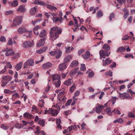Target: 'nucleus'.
<instances>
[{
    "mask_svg": "<svg viewBox=\"0 0 135 135\" xmlns=\"http://www.w3.org/2000/svg\"><path fill=\"white\" fill-rule=\"evenodd\" d=\"M6 65L9 69H11L12 68V66L9 62H7L6 63Z\"/></svg>",
    "mask_w": 135,
    "mask_h": 135,
    "instance_id": "61",
    "label": "nucleus"
},
{
    "mask_svg": "<svg viewBox=\"0 0 135 135\" xmlns=\"http://www.w3.org/2000/svg\"><path fill=\"white\" fill-rule=\"evenodd\" d=\"M78 64L79 63L78 61L76 60H74L70 64V66L71 68L77 66Z\"/></svg>",
    "mask_w": 135,
    "mask_h": 135,
    "instance_id": "18",
    "label": "nucleus"
},
{
    "mask_svg": "<svg viewBox=\"0 0 135 135\" xmlns=\"http://www.w3.org/2000/svg\"><path fill=\"white\" fill-rule=\"evenodd\" d=\"M103 47L104 49L107 51H109L110 50V47L107 44H105L103 46Z\"/></svg>",
    "mask_w": 135,
    "mask_h": 135,
    "instance_id": "38",
    "label": "nucleus"
},
{
    "mask_svg": "<svg viewBox=\"0 0 135 135\" xmlns=\"http://www.w3.org/2000/svg\"><path fill=\"white\" fill-rule=\"evenodd\" d=\"M52 79L56 87H59V76L57 75H54L52 76Z\"/></svg>",
    "mask_w": 135,
    "mask_h": 135,
    "instance_id": "4",
    "label": "nucleus"
},
{
    "mask_svg": "<svg viewBox=\"0 0 135 135\" xmlns=\"http://www.w3.org/2000/svg\"><path fill=\"white\" fill-rule=\"evenodd\" d=\"M47 3L42 1H40L39 0L38 4L40 5L46 6L47 5Z\"/></svg>",
    "mask_w": 135,
    "mask_h": 135,
    "instance_id": "49",
    "label": "nucleus"
},
{
    "mask_svg": "<svg viewBox=\"0 0 135 135\" xmlns=\"http://www.w3.org/2000/svg\"><path fill=\"white\" fill-rule=\"evenodd\" d=\"M47 49V47H44L40 49L36 50V52L37 53L40 54L45 51Z\"/></svg>",
    "mask_w": 135,
    "mask_h": 135,
    "instance_id": "19",
    "label": "nucleus"
},
{
    "mask_svg": "<svg viewBox=\"0 0 135 135\" xmlns=\"http://www.w3.org/2000/svg\"><path fill=\"white\" fill-rule=\"evenodd\" d=\"M8 83V82L6 81H2L1 85L3 87L6 86V85Z\"/></svg>",
    "mask_w": 135,
    "mask_h": 135,
    "instance_id": "57",
    "label": "nucleus"
},
{
    "mask_svg": "<svg viewBox=\"0 0 135 135\" xmlns=\"http://www.w3.org/2000/svg\"><path fill=\"white\" fill-rule=\"evenodd\" d=\"M13 51L12 49H10L7 51L5 53V55L7 56L11 55L13 54Z\"/></svg>",
    "mask_w": 135,
    "mask_h": 135,
    "instance_id": "28",
    "label": "nucleus"
},
{
    "mask_svg": "<svg viewBox=\"0 0 135 135\" xmlns=\"http://www.w3.org/2000/svg\"><path fill=\"white\" fill-rule=\"evenodd\" d=\"M66 67V65L64 62L60 65V70L61 71L65 69Z\"/></svg>",
    "mask_w": 135,
    "mask_h": 135,
    "instance_id": "25",
    "label": "nucleus"
},
{
    "mask_svg": "<svg viewBox=\"0 0 135 135\" xmlns=\"http://www.w3.org/2000/svg\"><path fill=\"white\" fill-rule=\"evenodd\" d=\"M115 16V15L114 13H112L110 15V16L109 17V20L110 21L112 20V18H114V17Z\"/></svg>",
    "mask_w": 135,
    "mask_h": 135,
    "instance_id": "51",
    "label": "nucleus"
},
{
    "mask_svg": "<svg viewBox=\"0 0 135 135\" xmlns=\"http://www.w3.org/2000/svg\"><path fill=\"white\" fill-rule=\"evenodd\" d=\"M50 54L52 56H55L56 59L59 58V50L57 49L54 51H51L49 52Z\"/></svg>",
    "mask_w": 135,
    "mask_h": 135,
    "instance_id": "7",
    "label": "nucleus"
},
{
    "mask_svg": "<svg viewBox=\"0 0 135 135\" xmlns=\"http://www.w3.org/2000/svg\"><path fill=\"white\" fill-rule=\"evenodd\" d=\"M58 114V112L56 110L53 109L52 112L51 113L52 115V116H54L55 115H56Z\"/></svg>",
    "mask_w": 135,
    "mask_h": 135,
    "instance_id": "48",
    "label": "nucleus"
},
{
    "mask_svg": "<svg viewBox=\"0 0 135 135\" xmlns=\"http://www.w3.org/2000/svg\"><path fill=\"white\" fill-rule=\"evenodd\" d=\"M22 17L21 16L15 17L13 21L12 26L15 27L21 24L22 23Z\"/></svg>",
    "mask_w": 135,
    "mask_h": 135,
    "instance_id": "3",
    "label": "nucleus"
},
{
    "mask_svg": "<svg viewBox=\"0 0 135 135\" xmlns=\"http://www.w3.org/2000/svg\"><path fill=\"white\" fill-rule=\"evenodd\" d=\"M90 54L89 52L87 51L84 55L83 58L85 59H88L90 56Z\"/></svg>",
    "mask_w": 135,
    "mask_h": 135,
    "instance_id": "35",
    "label": "nucleus"
},
{
    "mask_svg": "<svg viewBox=\"0 0 135 135\" xmlns=\"http://www.w3.org/2000/svg\"><path fill=\"white\" fill-rule=\"evenodd\" d=\"M22 62H20L18 63L15 66V68L17 71L20 70L21 68Z\"/></svg>",
    "mask_w": 135,
    "mask_h": 135,
    "instance_id": "20",
    "label": "nucleus"
},
{
    "mask_svg": "<svg viewBox=\"0 0 135 135\" xmlns=\"http://www.w3.org/2000/svg\"><path fill=\"white\" fill-rule=\"evenodd\" d=\"M9 126L7 125L6 124H2L1 125L0 127L2 129L6 130L9 128Z\"/></svg>",
    "mask_w": 135,
    "mask_h": 135,
    "instance_id": "22",
    "label": "nucleus"
},
{
    "mask_svg": "<svg viewBox=\"0 0 135 135\" xmlns=\"http://www.w3.org/2000/svg\"><path fill=\"white\" fill-rule=\"evenodd\" d=\"M128 115L129 117L133 118L134 117V115L132 112H130L129 113Z\"/></svg>",
    "mask_w": 135,
    "mask_h": 135,
    "instance_id": "60",
    "label": "nucleus"
},
{
    "mask_svg": "<svg viewBox=\"0 0 135 135\" xmlns=\"http://www.w3.org/2000/svg\"><path fill=\"white\" fill-rule=\"evenodd\" d=\"M66 100V98L65 96H64L63 98H60V101L61 104H62L64 103Z\"/></svg>",
    "mask_w": 135,
    "mask_h": 135,
    "instance_id": "39",
    "label": "nucleus"
},
{
    "mask_svg": "<svg viewBox=\"0 0 135 135\" xmlns=\"http://www.w3.org/2000/svg\"><path fill=\"white\" fill-rule=\"evenodd\" d=\"M78 70L79 68H76L74 69L71 70L70 72V75L72 76L73 75H75L78 71Z\"/></svg>",
    "mask_w": 135,
    "mask_h": 135,
    "instance_id": "17",
    "label": "nucleus"
},
{
    "mask_svg": "<svg viewBox=\"0 0 135 135\" xmlns=\"http://www.w3.org/2000/svg\"><path fill=\"white\" fill-rule=\"evenodd\" d=\"M71 79H69L64 82V84L67 86L70 85L71 84Z\"/></svg>",
    "mask_w": 135,
    "mask_h": 135,
    "instance_id": "34",
    "label": "nucleus"
},
{
    "mask_svg": "<svg viewBox=\"0 0 135 135\" xmlns=\"http://www.w3.org/2000/svg\"><path fill=\"white\" fill-rule=\"evenodd\" d=\"M54 14H52V16H53V20L54 22H57L59 21V18L57 17L56 16H55L54 15Z\"/></svg>",
    "mask_w": 135,
    "mask_h": 135,
    "instance_id": "36",
    "label": "nucleus"
},
{
    "mask_svg": "<svg viewBox=\"0 0 135 135\" xmlns=\"http://www.w3.org/2000/svg\"><path fill=\"white\" fill-rule=\"evenodd\" d=\"M14 126H15L16 128H20L21 127L20 124L18 123L16 124Z\"/></svg>",
    "mask_w": 135,
    "mask_h": 135,
    "instance_id": "64",
    "label": "nucleus"
},
{
    "mask_svg": "<svg viewBox=\"0 0 135 135\" xmlns=\"http://www.w3.org/2000/svg\"><path fill=\"white\" fill-rule=\"evenodd\" d=\"M16 91L15 90L13 91H11L8 89H5L4 90V92L6 94H12Z\"/></svg>",
    "mask_w": 135,
    "mask_h": 135,
    "instance_id": "31",
    "label": "nucleus"
},
{
    "mask_svg": "<svg viewBox=\"0 0 135 135\" xmlns=\"http://www.w3.org/2000/svg\"><path fill=\"white\" fill-rule=\"evenodd\" d=\"M41 19L40 18L39 19L35 21H32V23L34 25H35V24L36 23L39 22L41 21Z\"/></svg>",
    "mask_w": 135,
    "mask_h": 135,
    "instance_id": "53",
    "label": "nucleus"
},
{
    "mask_svg": "<svg viewBox=\"0 0 135 135\" xmlns=\"http://www.w3.org/2000/svg\"><path fill=\"white\" fill-rule=\"evenodd\" d=\"M17 10L18 12L22 13L25 12L26 9L25 7V6L23 5L20 6Z\"/></svg>",
    "mask_w": 135,
    "mask_h": 135,
    "instance_id": "12",
    "label": "nucleus"
},
{
    "mask_svg": "<svg viewBox=\"0 0 135 135\" xmlns=\"http://www.w3.org/2000/svg\"><path fill=\"white\" fill-rule=\"evenodd\" d=\"M45 40L44 38H41L38 42L37 44V46L38 47H41L44 45V42Z\"/></svg>",
    "mask_w": 135,
    "mask_h": 135,
    "instance_id": "16",
    "label": "nucleus"
},
{
    "mask_svg": "<svg viewBox=\"0 0 135 135\" xmlns=\"http://www.w3.org/2000/svg\"><path fill=\"white\" fill-rule=\"evenodd\" d=\"M24 117L27 119H32L34 118V116L30 114L28 112H26L23 114Z\"/></svg>",
    "mask_w": 135,
    "mask_h": 135,
    "instance_id": "9",
    "label": "nucleus"
},
{
    "mask_svg": "<svg viewBox=\"0 0 135 135\" xmlns=\"http://www.w3.org/2000/svg\"><path fill=\"white\" fill-rule=\"evenodd\" d=\"M104 108L103 105H99L96 107V112L98 113H100L102 110V109Z\"/></svg>",
    "mask_w": 135,
    "mask_h": 135,
    "instance_id": "10",
    "label": "nucleus"
},
{
    "mask_svg": "<svg viewBox=\"0 0 135 135\" xmlns=\"http://www.w3.org/2000/svg\"><path fill=\"white\" fill-rule=\"evenodd\" d=\"M86 125V124L84 123V122H83L81 125V129L82 130L83 129L85 128V126Z\"/></svg>",
    "mask_w": 135,
    "mask_h": 135,
    "instance_id": "62",
    "label": "nucleus"
},
{
    "mask_svg": "<svg viewBox=\"0 0 135 135\" xmlns=\"http://www.w3.org/2000/svg\"><path fill=\"white\" fill-rule=\"evenodd\" d=\"M33 41H32L31 42L26 41L23 43V47L24 48H27L28 47L32 46L33 45Z\"/></svg>",
    "mask_w": 135,
    "mask_h": 135,
    "instance_id": "6",
    "label": "nucleus"
},
{
    "mask_svg": "<svg viewBox=\"0 0 135 135\" xmlns=\"http://www.w3.org/2000/svg\"><path fill=\"white\" fill-rule=\"evenodd\" d=\"M72 100L71 99H70V100H69L66 103L65 106H67L70 105L71 103V102Z\"/></svg>",
    "mask_w": 135,
    "mask_h": 135,
    "instance_id": "58",
    "label": "nucleus"
},
{
    "mask_svg": "<svg viewBox=\"0 0 135 135\" xmlns=\"http://www.w3.org/2000/svg\"><path fill=\"white\" fill-rule=\"evenodd\" d=\"M103 66H105L107 65H108L112 62L111 60H110L108 59H107L105 60H103Z\"/></svg>",
    "mask_w": 135,
    "mask_h": 135,
    "instance_id": "15",
    "label": "nucleus"
},
{
    "mask_svg": "<svg viewBox=\"0 0 135 135\" xmlns=\"http://www.w3.org/2000/svg\"><path fill=\"white\" fill-rule=\"evenodd\" d=\"M27 62H28V65L29 66H32L34 64V61L32 59H30L28 60L27 61Z\"/></svg>",
    "mask_w": 135,
    "mask_h": 135,
    "instance_id": "29",
    "label": "nucleus"
},
{
    "mask_svg": "<svg viewBox=\"0 0 135 135\" xmlns=\"http://www.w3.org/2000/svg\"><path fill=\"white\" fill-rule=\"evenodd\" d=\"M46 34V32L45 30L42 31L39 34V36L41 37H44L45 36Z\"/></svg>",
    "mask_w": 135,
    "mask_h": 135,
    "instance_id": "33",
    "label": "nucleus"
},
{
    "mask_svg": "<svg viewBox=\"0 0 135 135\" xmlns=\"http://www.w3.org/2000/svg\"><path fill=\"white\" fill-rule=\"evenodd\" d=\"M65 49V53L66 54H69L70 53L71 51H73L74 49V48L72 46H67L66 47Z\"/></svg>",
    "mask_w": 135,
    "mask_h": 135,
    "instance_id": "11",
    "label": "nucleus"
},
{
    "mask_svg": "<svg viewBox=\"0 0 135 135\" xmlns=\"http://www.w3.org/2000/svg\"><path fill=\"white\" fill-rule=\"evenodd\" d=\"M76 127L75 125H72L71 126H69L68 127V128L69 129V131H70L72 130L75 129Z\"/></svg>",
    "mask_w": 135,
    "mask_h": 135,
    "instance_id": "41",
    "label": "nucleus"
},
{
    "mask_svg": "<svg viewBox=\"0 0 135 135\" xmlns=\"http://www.w3.org/2000/svg\"><path fill=\"white\" fill-rule=\"evenodd\" d=\"M2 78L4 80L10 81L11 80L12 77L9 75H7L6 76H3Z\"/></svg>",
    "mask_w": 135,
    "mask_h": 135,
    "instance_id": "23",
    "label": "nucleus"
},
{
    "mask_svg": "<svg viewBox=\"0 0 135 135\" xmlns=\"http://www.w3.org/2000/svg\"><path fill=\"white\" fill-rule=\"evenodd\" d=\"M8 3H10L9 2ZM11 3V6L12 7H15L17 6L18 5V2L15 0H14L12 2L10 3Z\"/></svg>",
    "mask_w": 135,
    "mask_h": 135,
    "instance_id": "27",
    "label": "nucleus"
},
{
    "mask_svg": "<svg viewBox=\"0 0 135 135\" xmlns=\"http://www.w3.org/2000/svg\"><path fill=\"white\" fill-rule=\"evenodd\" d=\"M47 7V8L51 10L52 11H55L56 9L57 8L51 5H49L48 4H47L46 6Z\"/></svg>",
    "mask_w": 135,
    "mask_h": 135,
    "instance_id": "26",
    "label": "nucleus"
},
{
    "mask_svg": "<svg viewBox=\"0 0 135 135\" xmlns=\"http://www.w3.org/2000/svg\"><path fill=\"white\" fill-rule=\"evenodd\" d=\"M124 121L123 119L121 118H120L118 119L115 120L114 121V123H116L117 122L119 123H123Z\"/></svg>",
    "mask_w": 135,
    "mask_h": 135,
    "instance_id": "32",
    "label": "nucleus"
},
{
    "mask_svg": "<svg viewBox=\"0 0 135 135\" xmlns=\"http://www.w3.org/2000/svg\"><path fill=\"white\" fill-rule=\"evenodd\" d=\"M51 39L53 40L56 39L58 37L59 35V28L55 26L51 28L50 32Z\"/></svg>",
    "mask_w": 135,
    "mask_h": 135,
    "instance_id": "1",
    "label": "nucleus"
},
{
    "mask_svg": "<svg viewBox=\"0 0 135 135\" xmlns=\"http://www.w3.org/2000/svg\"><path fill=\"white\" fill-rule=\"evenodd\" d=\"M125 49V48L122 47H121L118 48L117 50V52L123 51Z\"/></svg>",
    "mask_w": 135,
    "mask_h": 135,
    "instance_id": "50",
    "label": "nucleus"
},
{
    "mask_svg": "<svg viewBox=\"0 0 135 135\" xmlns=\"http://www.w3.org/2000/svg\"><path fill=\"white\" fill-rule=\"evenodd\" d=\"M75 88L76 87L75 85L74 84L73 85H72L70 88V92L71 93L73 92Z\"/></svg>",
    "mask_w": 135,
    "mask_h": 135,
    "instance_id": "43",
    "label": "nucleus"
},
{
    "mask_svg": "<svg viewBox=\"0 0 135 135\" xmlns=\"http://www.w3.org/2000/svg\"><path fill=\"white\" fill-rule=\"evenodd\" d=\"M38 123L39 124L41 125L42 127L44 126L45 125V122L43 119L39 120L38 122Z\"/></svg>",
    "mask_w": 135,
    "mask_h": 135,
    "instance_id": "40",
    "label": "nucleus"
},
{
    "mask_svg": "<svg viewBox=\"0 0 135 135\" xmlns=\"http://www.w3.org/2000/svg\"><path fill=\"white\" fill-rule=\"evenodd\" d=\"M52 64L50 62H48L46 64H44L42 65V68L43 69H46L51 67Z\"/></svg>",
    "mask_w": 135,
    "mask_h": 135,
    "instance_id": "14",
    "label": "nucleus"
},
{
    "mask_svg": "<svg viewBox=\"0 0 135 135\" xmlns=\"http://www.w3.org/2000/svg\"><path fill=\"white\" fill-rule=\"evenodd\" d=\"M132 57V58H134V56H133V55L132 54L130 55L129 54H126V55L124 57L125 58H128L129 57Z\"/></svg>",
    "mask_w": 135,
    "mask_h": 135,
    "instance_id": "54",
    "label": "nucleus"
},
{
    "mask_svg": "<svg viewBox=\"0 0 135 135\" xmlns=\"http://www.w3.org/2000/svg\"><path fill=\"white\" fill-rule=\"evenodd\" d=\"M80 94V91L79 90H77L74 94V95L73 97V99L77 100V98H76V97H78Z\"/></svg>",
    "mask_w": 135,
    "mask_h": 135,
    "instance_id": "30",
    "label": "nucleus"
},
{
    "mask_svg": "<svg viewBox=\"0 0 135 135\" xmlns=\"http://www.w3.org/2000/svg\"><path fill=\"white\" fill-rule=\"evenodd\" d=\"M41 26H36L33 29L34 33L35 34L38 35H39L38 32V30L41 29Z\"/></svg>",
    "mask_w": 135,
    "mask_h": 135,
    "instance_id": "13",
    "label": "nucleus"
},
{
    "mask_svg": "<svg viewBox=\"0 0 135 135\" xmlns=\"http://www.w3.org/2000/svg\"><path fill=\"white\" fill-rule=\"evenodd\" d=\"M105 110L107 113V114L110 116H111L112 115L113 112L111 111V109L110 108H107L105 109Z\"/></svg>",
    "mask_w": 135,
    "mask_h": 135,
    "instance_id": "21",
    "label": "nucleus"
},
{
    "mask_svg": "<svg viewBox=\"0 0 135 135\" xmlns=\"http://www.w3.org/2000/svg\"><path fill=\"white\" fill-rule=\"evenodd\" d=\"M7 44L8 45H12L13 44L12 39L11 38H9L8 42Z\"/></svg>",
    "mask_w": 135,
    "mask_h": 135,
    "instance_id": "55",
    "label": "nucleus"
},
{
    "mask_svg": "<svg viewBox=\"0 0 135 135\" xmlns=\"http://www.w3.org/2000/svg\"><path fill=\"white\" fill-rule=\"evenodd\" d=\"M40 127L39 126H37L36 128V131L35 132V133L36 134L37 133H38L40 132Z\"/></svg>",
    "mask_w": 135,
    "mask_h": 135,
    "instance_id": "63",
    "label": "nucleus"
},
{
    "mask_svg": "<svg viewBox=\"0 0 135 135\" xmlns=\"http://www.w3.org/2000/svg\"><path fill=\"white\" fill-rule=\"evenodd\" d=\"M117 97H113L112 99V103L114 104L115 103L116 101Z\"/></svg>",
    "mask_w": 135,
    "mask_h": 135,
    "instance_id": "56",
    "label": "nucleus"
},
{
    "mask_svg": "<svg viewBox=\"0 0 135 135\" xmlns=\"http://www.w3.org/2000/svg\"><path fill=\"white\" fill-rule=\"evenodd\" d=\"M94 74L93 71H91L89 72L88 74L89 77L90 78H92L94 76Z\"/></svg>",
    "mask_w": 135,
    "mask_h": 135,
    "instance_id": "52",
    "label": "nucleus"
},
{
    "mask_svg": "<svg viewBox=\"0 0 135 135\" xmlns=\"http://www.w3.org/2000/svg\"><path fill=\"white\" fill-rule=\"evenodd\" d=\"M112 112L118 114H120V112L119 110L115 108L112 111Z\"/></svg>",
    "mask_w": 135,
    "mask_h": 135,
    "instance_id": "42",
    "label": "nucleus"
},
{
    "mask_svg": "<svg viewBox=\"0 0 135 135\" xmlns=\"http://www.w3.org/2000/svg\"><path fill=\"white\" fill-rule=\"evenodd\" d=\"M86 69V67L85 64H81V66L80 67V69L81 70L83 71L85 70Z\"/></svg>",
    "mask_w": 135,
    "mask_h": 135,
    "instance_id": "46",
    "label": "nucleus"
},
{
    "mask_svg": "<svg viewBox=\"0 0 135 135\" xmlns=\"http://www.w3.org/2000/svg\"><path fill=\"white\" fill-rule=\"evenodd\" d=\"M99 53L100 58L101 59H102V58H105L106 56H108L110 54V53H109V54L107 51H104L102 50H101L100 51Z\"/></svg>",
    "mask_w": 135,
    "mask_h": 135,
    "instance_id": "5",
    "label": "nucleus"
},
{
    "mask_svg": "<svg viewBox=\"0 0 135 135\" xmlns=\"http://www.w3.org/2000/svg\"><path fill=\"white\" fill-rule=\"evenodd\" d=\"M13 13V11L10 10L9 11H5V14L6 15H8L12 14Z\"/></svg>",
    "mask_w": 135,
    "mask_h": 135,
    "instance_id": "45",
    "label": "nucleus"
},
{
    "mask_svg": "<svg viewBox=\"0 0 135 135\" xmlns=\"http://www.w3.org/2000/svg\"><path fill=\"white\" fill-rule=\"evenodd\" d=\"M0 40L2 42H5L6 41V38L4 36H2L0 38Z\"/></svg>",
    "mask_w": 135,
    "mask_h": 135,
    "instance_id": "59",
    "label": "nucleus"
},
{
    "mask_svg": "<svg viewBox=\"0 0 135 135\" xmlns=\"http://www.w3.org/2000/svg\"><path fill=\"white\" fill-rule=\"evenodd\" d=\"M17 32L19 33L22 34L23 33L26 32L28 35H26L27 37H30L31 36L32 32L31 31H27L26 28L24 27H20L17 30Z\"/></svg>",
    "mask_w": 135,
    "mask_h": 135,
    "instance_id": "2",
    "label": "nucleus"
},
{
    "mask_svg": "<svg viewBox=\"0 0 135 135\" xmlns=\"http://www.w3.org/2000/svg\"><path fill=\"white\" fill-rule=\"evenodd\" d=\"M97 17L98 18H100L103 16V14L102 12L100 10H99L97 13Z\"/></svg>",
    "mask_w": 135,
    "mask_h": 135,
    "instance_id": "37",
    "label": "nucleus"
},
{
    "mask_svg": "<svg viewBox=\"0 0 135 135\" xmlns=\"http://www.w3.org/2000/svg\"><path fill=\"white\" fill-rule=\"evenodd\" d=\"M105 75L107 76H112V72L110 71H108L105 73Z\"/></svg>",
    "mask_w": 135,
    "mask_h": 135,
    "instance_id": "44",
    "label": "nucleus"
},
{
    "mask_svg": "<svg viewBox=\"0 0 135 135\" xmlns=\"http://www.w3.org/2000/svg\"><path fill=\"white\" fill-rule=\"evenodd\" d=\"M36 13V8L35 7L32 8L30 10V13L31 15H33Z\"/></svg>",
    "mask_w": 135,
    "mask_h": 135,
    "instance_id": "24",
    "label": "nucleus"
},
{
    "mask_svg": "<svg viewBox=\"0 0 135 135\" xmlns=\"http://www.w3.org/2000/svg\"><path fill=\"white\" fill-rule=\"evenodd\" d=\"M19 57V55L18 53H16L13 55V59H16L18 58Z\"/></svg>",
    "mask_w": 135,
    "mask_h": 135,
    "instance_id": "47",
    "label": "nucleus"
},
{
    "mask_svg": "<svg viewBox=\"0 0 135 135\" xmlns=\"http://www.w3.org/2000/svg\"><path fill=\"white\" fill-rule=\"evenodd\" d=\"M72 56L70 55H68L66 56L64 59V61L65 63L70 62L72 59Z\"/></svg>",
    "mask_w": 135,
    "mask_h": 135,
    "instance_id": "8",
    "label": "nucleus"
}]
</instances>
